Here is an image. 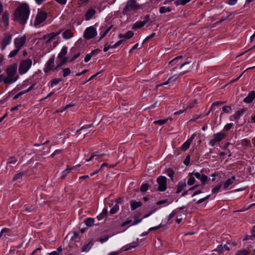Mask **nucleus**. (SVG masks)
Wrapping results in <instances>:
<instances>
[{"instance_id":"13","label":"nucleus","mask_w":255,"mask_h":255,"mask_svg":"<svg viewBox=\"0 0 255 255\" xmlns=\"http://www.w3.org/2000/svg\"><path fill=\"white\" fill-rule=\"evenodd\" d=\"M26 41V37L23 36L21 37H18L15 39L14 45L15 48L20 49L21 47L24 44Z\"/></svg>"},{"instance_id":"60","label":"nucleus","mask_w":255,"mask_h":255,"mask_svg":"<svg viewBox=\"0 0 255 255\" xmlns=\"http://www.w3.org/2000/svg\"><path fill=\"white\" fill-rule=\"evenodd\" d=\"M196 104V101L194 100V101H193L192 102H191L188 104V105L187 107V109H191Z\"/></svg>"},{"instance_id":"1","label":"nucleus","mask_w":255,"mask_h":255,"mask_svg":"<svg viewBox=\"0 0 255 255\" xmlns=\"http://www.w3.org/2000/svg\"><path fill=\"white\" fill-rule=\"evenodd\" d=\"M30 8L28 4L23 3L17 7L14 13V20L24 25L28 18Z\"/></svg>"},{"instance_id":"2","label":"nucleus","mask_w":255,"mask_h":255,"mask_svg":"<svg viewBox=\"0 0 255 255\" xmlns=\"http://www.w3.org/2000/svg\"><path fill=\"white\" fill-rule=\"evenodd\" d=\"M17 69L16 63L12 64L7 67L5 70L6 76L3 79V82L5 84H11L18 80L19 76L16 74Z\"/></svg>"},{"instance_id":"21","label":"nucleus","mask_w":255,"mask_h":255,"mask_svg":"<svg viewBox=\"0 0 255 255\" xmlns=\"http://www.w3.org/2000/svg\"><path fill=\"white\" fill-rule=\"evenodd\" d=\"M62 36L64 39H68L73 36V33L71 31L67 30L62 33Z\"/></svg>"},{"instance_id":"39","label":"nucleus","mask_w":255,"mask_h":255,"mask_svg":"<svg viewBox=\"0 0 255 255\" xmlns=\"http://www.w3.org/2000/svg\"><path fill=\"white\" fill-rule=\"evenodd\" d=\"M133 32L132 31H128L126 33L124 34L125 38L128 39L131 38L133 35Z\"/></svg>"},{"instance_id":"27","label":"nucleus","mask_w":255,"mask_h":255,"mask_svg":"<svg viewBox=\"0 0 255 255\" xmlns=\"http://www.w3.org/2000/svg\"><path fill=\"white\" fill-rule=\"evenodd\" d=\"M98 50H93L90 53L86 55L85 57L84 61L85 62H88L92 58V56L97 53Z\"/></svg>"},{"instance_id":"46","label":"nucleus","mask_w":255,"mask_h":255,"mask_svg":"<svg viewBox=\"0 0 255 255\" xmlns=\"http://www.w3.org/2000/svg\"><path fill=\"white\" fill-rule=\"evenodd\" d=\"M249 252L246 250L238 251L236 255H248Z\"/></svg>"},{"instance_id":"30","label":"nucleus","mask_w":255,"mask_h":255,"mask_svg":"<svg viewBox=\"0 0 255 255\" xmlns=\"http://www.w3.org/2000/svg\"><path fill=\"white\" fill-rule=\"evenodd\" d=\"M191 0H176L175 1V4L176 5H184L188 2H190Z\"/></svg>"},{"instance_id":"7","label":"nucleus","mask_w":255,"mask_h":255,"mask_svg":"<svg viewBox=\"0 0 255 255\" xmlns=\"http://www.w3.org/2000/svg\"><path fill=\"white\" fill-rule=\"evenodd\" d=\"M54 56H52L48 60V61L45 64V67L44 68V71L45 73H48L51 71H54L57 68V66H54Z\"/></svg>"},{"instance_id":"28","label":"nucleus","mask_w":255,"mask_h":255,"mask_svg":"<svg viewBox=\"0 0 255 255\" xmlns=\"http://www.w3.org/2000/svg\"><path fill=\"white\" fill-rule=\"evenodd\" d=\"M192 139H188L185 141L182 145V150L184 151H186L190 146Z\"/></svg>"},{"instance_id":"8","label":"nucleus","mask_w":255,"mask_h":255,"mask_svg":"<svg viewBox=\"0 0 255 255\" xmlns=\"http://www.w3.org/2000/svg\"><path fill=\"white\" fill-rule=\"evenodd\" d=\"M213 138L209 141V144L211 146L215 145L216 142H219L225 138L226 135L224 132L220 131L218 133L214 134Z\"/></svg>"},{"instance_id":"42","label":"nucleus","mask_w":255,"mask_h":255,"mask_svg":"<svg viewBox=\"0 0 255 255\" xmlns=\"http://www.w3.org/2000/svg\"><path fill=\"white\" fill-rule=\"evenodd\" d=\"M148 187H149L148 184L147 183H144L141 186V188H140V191L141 192H145L147 190V189H148Z\"/></svg>"},{"instance_id":"61","label":"nucleus","mask_w":255,"mask_h":255,"mask_svg":"<svg viewBox=\"0 0 255 255\" xmlns=\"http://www.w3.org/2000/svg\"><path fill=\"white\" fill-rule=\"evenodd\" d=\"M80 55V53L78 52V53L75 54L70 60V62H73L76 59H77Z\"/></svg>"},{"instance_id":"40","label":"nucleus","mask_w":255,"mask_h":255,"mask_svg":"<svg viewBox=\"0 0 255 255\" xmlns=\"http://www.w3.org/2000/svg\"><path fill=\"white\" fill-rule=\"evenodd\" d=\"M19 49L16 48L14 50L11 51L8 55V57L10 58L14 57L19 52Z\"/></svg>"},{"instance_id":"24","label":"nucleus","mask_w":255,"mask_h":255,"mask_svg":"<svg viewBox=\"0 0 255 255\" xmlns=\"http://www.w3.org/2000/svg\"><path fill=\"white\" fill-rule=\"evenodd\" d=\"M245 112V110L244 109L238 110L235 113L233 117L235 120H238L240 118V117L244 114Z\"/></svg>"},{"instance_id":"57","label":"nucleus","mask_w":255,"mask_h":255,"mask_svg":"<svg viewBox=\"0 0 255 255\" xmlns=\"http://www.w3.org/2000/svg\"><path fill=\"white\" fill-rule=\"evenodd\" d=\"M176 214V212L175 211H173L171 214H169V215L167 217L168 221H169L172 218H173L175 215Z\"/></svg>"},{"instance_id":"29","label":"nucleus","mask_w":255,"mask_h":255,"mask_svg":"<svg viewBox=\"0 0 255 255\" xmlns=\"http://www.w3.org/2000/svg\"><path fill=\"white\" fill-rule=\"evenodd\" d=\"M145 25V22L143 21H137L135 22L132 26V29H138L141 28Z\"/></svg>"},{"instance_id":"44","label":"nucleus","mask_w":255,"mask_h":255,"mask_svg":"<svg viewBox=\"0 0 255 255\" xmlns=\"http://www.w3.org/2000/svg\"><path fill=\"white\" fill-rule=\"evenodd\" d=\"M202 118V114H200L198 116H194L193 117V118L189 121V122H196L197 120L199 119H201Z\"/></svg>"},{"instance_id":"23","label":"nucleus","mask_w":255,"mask_h":255,"mask_svg":"<svg viewBox=\"0 0 255 255\" xmlns=\"http://www.w3.org/2000/svg\"><path fill=\"white\" fill-rule=\"evenodd\" d=\"M95 222V219L93 218H88L85 219L84 223L88 227H91L94 225Z\"/></svg>"},{"instance_id":"36","label":"nucleus","mask_w":255,"mask_h":255,"mask_svg":"<svg viewBox=\"0 0 255 255\" xmlns=\"http://www.w3.org/2000/svg\"><path fill=\"white\" fill-rule=\"evenodd\" d=\"M62 81L61 79L54 78L51 80L50 82L51 86L58 84L59 82Z\"/></svg>"},{"instance_id":"25","label":"nucleus","mask_w":255,"mask_h":255,"mask_svg":"<svg viewBox=\"0 0 255 255\" xmlns=\"http://www.w3.org/2000/svg\"><path fill=\"white\" fill-rule=\"evenodd\" d=\"M24 174L25 173L22 172L16 174L12 179V181H18L19 182Z\"/></svg>"},{"instance_id":"20","label":"nucleus","mask_w":255,"mask_h":255,"mask_svg":"<svg viewBox=\"0 0 255 255\" xmlns=\"http://www.w3.org/2000/svg\"><path fill=\"white\" fill-rule=\"evenodd\" d=\"M2 20L6 26L8 25L9 14L8 12L5 11L2 15Z\"/></svg>"},{"instance_id":"19","label":"nucleus","mask_w":255,"mask_h":255,"mask_svg":"<svg viewBox=\"0 0 255 255\" xmlns=\"http://www.w3.org/2000/svg\"><path fill=\"white\" fill-rule=\"evenodd\" d=\"M235 179V176H233L231 178L227 179L224 183L223 188L224 189H227L228 187L231 185L233 181Z\"/></svg>"},{"instance_id":"11","label":"nucleus","mask_w":255,"mask_h":255,"mask_svg":"<svg viewBox=\"0 0 255 255\" xmlns=\"http://www.w3.org/2000/svg\"><path fill=\"white\" fill-rule=\"evenodd\" d=\"M192 175H194V176L197 178L198 179L200 180L202 184H205L207 183L208 180V177L206 176V175L204 174H201L199 172H193L192 173Z\"/></svg>"},{"instance_id":"55","label":"nucleus","mask_w":255,"mask_h":255,"mask_svg":"<svg viewBox=\"0 0 255 255\" xmlns=\"http://www.w3.org/2000/svg\"><path fill=\"white\" fill-rule=\"evenodd\" d=\"M190 161V156L189 155H188L186 156L185 159L184 161V163L186 165H189Z\"/></svg>"},{"instance_id":"45","label":"nucleus","mask_w":255,"mask_h":255,"mask_svg":"<svg viewBox=\"0 0 255 255\" xmlns=\"http://www.w3.org/2000/svg\"><path fill=\"white\" fill-rule=\"evenodd\" d=\"M63 76L64 77H66L68 75H69L71 73V70L69 68H64L63 70Z\"/></svg>"},{"instance_id":"54","label":"nucleus","mask_w":255,"mask_h":255,"mask_svg":"<svg viewBox=\"0 0 255 255\" xmlns=\"http://www.w3.org/2000/svg\"><path fill=\"white\" fill-rule=\"evenodd\" d=\"M233 126V124L232 123L227 124L224 127V130H226V131H228L229 129H230L232 128Z\"/></svg>"},{"instance_id":"47","label":"nucleus","mask_w":255,"mask_h":255,"mask_svg":"<svg viewBox=\"0 0 255 255\" xmlns=\"http://www.w3.org/2000/svg\"><path fill=\"white\" fill-rule=\"evenodd\" d=\"M10 230L8 228H5L2 229L0 233V238L2 236V235L3 234H4V233L8 234L10 233Z\"/></svg>"},{"instance_id":"16","label":"nucleus","mask_w":255,"mask_h":255,"mask_svg":"<svg viewBox=\"0 0 255 255\" xmlns=\"http://www.w3.org/2000/svg\"><path fill=\"white\" fill-rule=\"evenodd\" d=\"M186 186V180L184 179L178 182L177 186L176 193L178 194L181 192Z\"/></svg>"},{"instance_id":"17","label":"nucleus","mask_w":255,"mask_h":255,"mask_svg":"<svg viewBox=\"0 0 255 255\" xmlns=\"http://www.w3.org/2000/svg\"><path fill=\"white\" fill-rule=\"evenodd\" d=\"M93 244L94 243L92 240L89 241L87 243H86L82 248L81 251L82 252L89 251L93 246Z\"/></svg>"},{"instance_id":"43","label":"nucleus","mask_w":255,"mask_h":255,"mask_svg":"<svg viewBox=\"0 0 255 255\" xmlns=\"http://www.w3.org/2000/svg\"><path fill=\"white\" fill-rule=\"evenodd\" d=\"M136 246H137L136 245H135L134 246L127 245V246H124V247H123L122 250L123 251H128L132 248H135Z\"/></svg>"},{"instance_id":"64","label":"nucleus","mask_w":255,"mask_h":255,"mask_svg":"<svg viewBox=\"0 0 255 255\" xmlns=\"http://www.w3.org/2000/svg\"><path fill=\"white\" fill-rule=\"evenodd\" d=\"M80 5L85 4L89 2V0H77Z\"/></svg>"},{"instance_id":"32","label":"nucleus","mask_w":255,"mask_h":255,"mask_svg":"<svg viewBox=\"0 0 255 255\" xmlns=\"http://www.w3.org/2000/svg\"><path fill=\"white\" fill-rule=\"evenodd\" d=\"M95 159L99 161V159L104 157L105 154L104 153H100L99 152H93Z\"/></svg>"},{"instance_id":"48","label":"nucleus","mask_w":255,"mask_h":255,"mask_svg":"<svg viewBox=\"0 0 255 255\" xmlns=\"http://www.w3.org/2000/svg\"><path fill=\"white\" fill-rule=\"evenodd\" d=\"M116 47H113V45H112L111 44H109L108 43H107L106 44H105V47L104 48V52H106L109 49H111V48H115Z\"/></svg>"},{"instance_id":"3","label":"nucleus","mask_w":255,"mask_h":255,"mask_svg":"<svg viewBox=\"0 0 255 255\" xmlns=\"http://www.w3.org/2000/svg\"><path fill=\"white\" fill-rule=\"evenodd\" d=\"M32 64V60L30 59L22 60L19 63L18 68L19 73L22 75L26 73L30 68Z\"/></svg>"},{"instance_id":"12","label":"nucleus","mask_w":255,"mask_h":255,"mask_svg":"<svg viewBox=\"0 0 255 255\" xmlns=\"http://www.w3.org/2000/svg\"><path fill=\"white\" fill-rule=\"evenodd\" d=\"M12 38V35L9 33H7L4 35V37L2 40L1 49L4 50L6 46L9 44L11 41Z\"/></svg>"},{"instance_id":"37","label":"nucleus","mask_w":255,"mask_h":255,"mask_svg":"<svg viewBox=\"0 0 255 255\" xmlns=\"http://www.w3.org/2000/svg\"><path fill=\"white\" fill-rule=\"evenodd\" d=\"M61 59V61L57 65V68H58V67L63 65L64 64H65L66 62H68V57H64V58H60Z\"/></svg>"},{"instance_id":"35","label":"nucleus","mask_w":255,"mask_h":255,"mask_svg":"<svg viewBox=\"0 0 255 255\" xmlns=\"http://www.w3.org/2000/svg\"><path fill=\"white\" fill-rule=\"evenodd\" d=\"M119 210V206L118 204L115 205L110 210L111 214H116Z\"/></svg>"},{"instance_id":"4","label":"nucleus","mask_w":255,"mask_h":255,"mask_svg":"<svg viewBox=\"0 0 255 255\" xmlns=\"http://www.w3.org/2000/svg\"><path fill=\"white\" fill-rule=\"evenodd\" d=\"M139 8L140 6L137 3L136 0H128L124 9L123 13L127 14L128 11L136 10Z\"/></svg>"},{"instance_id":"49","label":"nucleus","mask_w":255,"mask_h":255,"mask_svg":"<svg viewBox=\"0 0 255 255\" xmlns=\"http://www.w3.org/2000/svg\"><path fill=\"white\" fill-rule=\"evenodd\" d=\"M110 237V236L109 235H107V236H105L103 238H100L98 241L99 242H100L101 243H103L106 241H107L108 240V239H109V238Z\"/></svg>"},{"instance_id":"51","label":"nucleus","mask_w":255,"mask_h":255,"mask_svg":"<svg viewBox=\"0 0 255 255\" xmlns=\"http://www.w3.org/2000/svg\"><path fill=\"white\" fill-rule=\"evenodd\" d=\"M242 144L244 146H249L251 145V142L249 140L245 139L242 140Z\"/></svg>"},{"instance_id":"63","label":"nucleus","mask_w":255,"mask_h":255,"mask_svg":"<svg viewBox=\"0 0 255 255\" xmlns=\"http://www.w3.org/2000/svg\"><path fill=\"white\" fill-rule=\"evenodd\" d=\"M182 58V56H177L175 58H174L173 60H172L171 61H170L169 62V64H172V63H173L174 62L177 61L179 59H181Z\"/></svg>"},{"instance_id":"34","label":"nucleus","mask_w":255,"mask_h":255,"mask_svg":"<svg viewBox=\"0 0 255 255\" xmlns=\"http://www.w3.org/2000/svg\"><path fill=\"white\" fill-rule=\"evenodd\" d=\"M194 177V175H192V173L190 174V178L187 181V184L189 185H192L195 183V179Z\"/></svg>"},{"instance_id":"53","label":"nucleus","mask_w":255,"mask_h":255,"mask_svg":"<svg viewBox=\"0 0 255 255\" xmlns=\"http://www.w3.org/2000/svg\"><path fill=\"white\" fill-rule=\"evenodd\" d=\"M17 161V160L15 159L14 157H10L8 159V161L7 162V164H11V163H15Z\"/></svg>"},{"instance_id":"56","label":"nucleus","mask_w":255,"mask_h":255,"mask_svg":"<svg viewBox=\"0 0 255 255\" xmlns=\"http://www.w3.org/2000/svg\"><path fill=\"white\" fill-rule=\"evenodd\" d=\"M111 27H112V26H110L109 27H108L106 30V31L101 35V38L100 39V40H101V39H102L103 37H104L107 34V33L109 32V31L111 30Z\"/></svg>"},{"instance_id":"52","label":"nucleus","mask_w":255,"mask_h":255,"mask_svg":"<svg viewBox=\"0 0 255 255\" xmlns=\"http://www.w3.org/2000/svg\"><path fill=\"white\" fill-rule=\"evenodd\" d=\"M210 196V195H209L207 196H206L204 198H203L202 199H200V200H198L197 201V204H200L203 202H204V201H205L206 200H207Z\"/></svg>"},{"instance_id":"58","label":"nucleus","mask_w":255,"mask_h":255,"mask_svg":"<svg viewBox=\"0 0 255 255\" xmlns=\"http://www.w3.org/2000/svg\"><path fill=\"white\" fill-rule=\"evenodd\" d=\"M214 251L219 253H222L223 252V247L222 245L218 246V247Z\"/></svg>"},{"instance_id":"26","label":"nucleus","mask_w":255,"mask_h":255,"mask_svg":"<svg viewBox=\"0 0 255 255\" xmlns=\"http://www.w3.org/2000/svg\"><path fill=\"white\" fill-rule=\"evenodd\" d=\"M166 173L167 174V175L170 178V179L172 181H174V179H173V176L175 174V172L174 171H173V169H172L171 168H168L167 169H166Z\"/></svg>"},{"instance_id":"62","label":"nucleus","mask_w":255,"mask_h":255,"mask_svg":"<svg viewBox=\"0 0 255 255\" xmlns=\"http://www.w3.org/2000/svg\"><path fill=\"white\" fill-rule=\"evenodd\" d=\"M155 33H152L151 34H150L149 36H147L145 39L143 40V43L145 42L146 41H147L150 38H151L155 36Z\"/></svg>"},{"instance_id":"33","label":"nucleus","mask_w":255,"mask_h":255,"mask_svg":"<svg viewBox=\"0 0 255 255\" xmlns=\"http://www.w3.org/2000/svg\"><path fill=\"white\" fill-rule=\"evenodd\" d=\"M168 121V119H165L163 120H159L153 122V124L155 125H162L166 124Z\"/></svg>"},{"instance_id":"59","label":"nucleus","mask_w":255,"mask_h":255,"mask_svg":"<svg viewBox=\"0 0 255 255\" xmlns=\"http://www.w3.org/2000/svg\"><path fill=\"white\" fill-rule=\"evenodd\" d=\"M25 93V92L24 91H21V92H20L19 93H18V94H17L16 95H15L14 97H13V99H18V98H19L21 96L23 95Z\"/></svg>"},{"instance_id":"50","label":"nucleus","mask_w":255,"mask_h":255,"mask_svg":"<svg viewBox=\"0 0 255 255\" xmlns=\"http://www.w3.org/2000/svg\"><path fill=\"white\" fill-rule=\"evenodd\" d=\"M63 149H57L52 154H51L50 156L54 157L55 155H58L62 153Z\"/></svg>"},{"instance_id":"31","label":"nucleus","mask_w":255,"mask_h":255,"mask_svg":"<svg viewBox=\"0 0 255 255\" xmlns=\"http://www.w3.org/2000/svg\"><path fill=\"white\" fill-rule=\"evenodd\" d=\"M171 9L170 7L161 6L159 9V12L160 13H165L167 12H170Z\"/></svg>"},{"instance_id":"18","label":"nucleus","mask_w":255,"mask_h":255,"mask_svg":"<svg viewBox=\"0 0 255 255\" xmlns=\"http://www.w3.org/2000/svg\"><path fill=\"white\" fill-rule=\"evenodd\" d=\"M142 203L141 202H137L135 200H132L130 202V207L132 210H134L138 207H140L142 206Z\"/></svg>"},{"instance_id":"15","label":"nucleus","mask_w":255,"mask_h":255,"mask_svg":"<svg viewBox=\"0 0 255 255\" xmlns=\"http://www.w3.org/2000/svg\"><path fill=\"white\" fill-rule=\"evenodd\" d=\"M96 13V10L95 9L93 8L89 9L85 14V20L87 21L90 20Z\"/></svg>"},{"instance_id":"41","label":"nucleus","mask_w":255,"mask_h":255,"mask_svg":"<svg viewBox=\"0 0 255 255\" xmlns=\"http://www.w3.org/2000/svg\"><path fill=\"white\" fill-rule=\"evenodd\" d=\"M221 186H222V185L219 184L218 185H217L214 188H213L212 190L213 194H217L220 191V190L221 188Z\"/></svg>"},{"instance_id":"5","label":"nucleus","mask_w":255,"mask_h":255,"mask_svg":"<svg viewBox=\"0 0 255 255\" xmlns=\"http://www.w3.org/2000/svg\"><path fill=\"white\" fill-rule=\"evenodd\" d=\"M97 34L96 29L93 26L87 27L83 34L84 38L86 40L94 38Z\"/></svg>"},{"instance_id":"22","label":"nucleus","mask_w":255,"mask_h":255,"mask_svg":"<svg viewBox=\"0 0 255 255\" xmlns=\"http://www.w3.org/2000/svg\"><path fill=\"white\" fill-rule=\"evenodd\" d=\"M67 53V47L66 46H63L58 55V58H62L64 57H66L65 55Z\"/></svg>"},{"instance_id":"38","label":"nucleus","mask_w":255,"mask_h":255,"mask_svg":"<svg viewBox=\"0 0 255 255\" xmlns=\"http://www.w3.org/2000/svg\"><path fill=\"white\" fill-rule=\"evenodd\" d=\"M232 109L231 107L226 106L223 107V111L225 113L230 114L232 112Z\"/></svg>"},{"instance_id":"10","label":"nucleus","mask_w":255,"mask_h":255,"mask_svg":"<svg viewBox=\"0 0 255 255\" xmlns=\"http://www.w3.org/2000/svg\"><path fill=\"white\" fill-rule=\"evenodd\" d=\"M60 32L61 31L57 33L51 32L47 34L44 35L40 38V39L42 40H45L46 43H50L55 38V36L59 35Z\"/></svg>"},{"instance_id":"9","label":"nucleus","mask_w":255,"mask_h":255,"mask_svg":"<svg viewBox=\"0 0 255 255\" xmlns=\"http://www.w3.org/2000/svg\"><path fill=\"white\" fill-rule=\"evenodd\" d=\"M156 181L158 184V190L159 191H164L167 188L166 178L163 176H160L157 177Z\"/></svg>"},{"instance_id":"6","label":"nucleus","mask_w":255,"mask_h":255,"mask_svg":"<svg viewBox=\"0 0 255 255\" xmlns=\"http://www.w3.org/2000/svg\"><path fill=\"white\" fill-rule=\"evenodd\" d=\"M47 17V13L42 10L37 12L35 19L34 21V25L36 27L43 22H44Z\"/></svg>"},{"instance_id":"14","label":"nucleus","mask_w":255,"mask_h":255,"mask_svg":"<svg viewBox=\"0 0 255 255\" xmlns=\"http://www.w3.org/2000/svg\"><path fill=\"white\" fill-rule=\"evenodd\" d=\"M255 98V91H252L248 94V95L246 97L243 101L246 103H251L253 101Z\"/></svg>"}]
</instances>
